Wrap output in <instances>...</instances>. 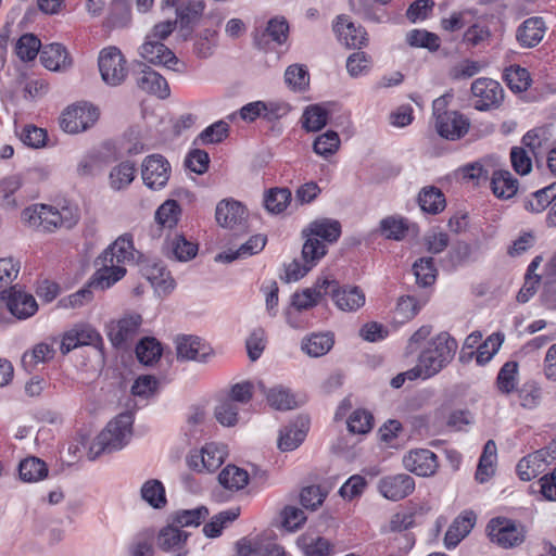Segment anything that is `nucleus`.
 <instances>
[{"label": "nucleus", "mask_w": 556, "mask_h": 556, "mask_svg": "<svg viewBox=\"0 0 556 556\" xmlns=\"http://www.w3.org/2000/svg\"><path fill=\"white\" fill-rule=\"evenodd\" d=\"M41 48L40 40L33 34H25L16 41L14 51L22 61H33Z\"/></svg>", "instance_id": "864d4df0"}, {"label": "nucleus", "mask_w": 556, "mask_h": 556, "mask_svg": "<svg viewBox=\"0 0 556 556\" xmlns=\"http://www.w3.org/2000/svg\"><path fill=\"white\" fill-rule=\"evenodd\" d=\"M469 119L457 111L442 115L435 123L437 132L444 139L458 140L469 130Z\"/></svg>", "instance_id": "4be33fe9"}, {"label": "nucleus", "mask_w": 556, "mask_h": 556, "mask_svg": "<svg viewBox=\"0 0 556 556\" xmlns=\"http://www.w3.org/2000/svg\"><path fill=\"white\" fill-rule=\"evenodd\" d=\"M180 213L181 210L178 202L167 200L156 210L155 219L163 227L173 228L177 225Z\"/></svg>", "instance_id": "bf43d9fd"}, {"label": "nucleus", "mask_w": 556, "mask_h": 556, "mask_svg": "<svg viewBox=\"0 0 556 556\" xmlns=\"http://www.w3.org/2000/svg\"><path fill=\"white\" fill-rule=\"evenodd\" d=\"M136 355L140 363L152 365L162 355L161 343L155 338H143L136 346Z\"/></svg>", "instance_id": "c03bdc74"}, {"label": "nucleus", "mask_w": 556, "mask_h": 556, "mask_svg": "<svg viewBox=\"0 0 556 556\" xmlns=\"http://www.w3.org/2000/svg\"><path fill=\"white\" fill-rule=\"evenodd\" d=\"M303 238L305 241L302 248V261L314 267L326 255L327 245L312 236H303Z\"/></svg>", "instance_id": "8fccbe9b"}, {"label": "nucleus", "mask_w": 556, "mask_h": 556, "mask_svg": "<svg viewBox=\"0 0 556 556\" xmlns=\"http://www.w3.org/2000/svg\"><path fill=\"white\" fill-rule=\"evenodd\" d=\"M457 342L447 332L432 338L420 353L415 376L430 378L441 371L454 358Z\"/></svg>", "instance_id": "7ed1b4c3"}, {"label": "nucleus", "mask_w": 556, "mask_h": 556, "mask_svg": "<svg viewBox=\"0 0 556 556\" xmlns=\"http://www.w3.org/2000/svg\"><path fill=\"white\" fill-rule=\"evenodd\" d=\"M138 68L134 75L139 89L161 99L169 96V87L162 75L143 63H138Z\"/></svg>", "instance_id": "a211bd4d"}, {"label": "nucleus", "mask_w": 556, "mask_h": 556, "mask_svg": "<svg viewBox=\"0 0 556 556\" xmlns=\"http://www.w3.org/2000/svg\"><path fill=\"white\" fill-rule=\"evenodd\" d=\"M198 244L187 240L181 235H175L167 241V256L179 262H187L195 257Z\"/></svg>", "instance_id": "c9c22d12"}, {"label": "nucleus", "mask_w": 556, "mask_h": 556, "mask_svg": "<svg viewBox=\"0 0 556 556\" xmlns=\"http://www.w3.org/2000/svg\"><path fill=\"white\" fill-rule=\"evenodd\" d=\"M84 345H90L101 353L103 352V339L99 331L89 324H78L66 331L62 337L60 350L63 355H66Z\"/></svg>", "instance_id": "1a4fd4ad"}, {"label": "nucleus", "mask_w": 556, "mask_h": 556, "mask_svg": "<svg viewBox=\"0 0 556 556\" xmlns=\"http://www.w3.org/2000/svg\"><path fill=\"white\" fill-rule=\"evenodd\" d=\"M141 273L159 292L166 294L175 288V280L166 270L162 262H146L141 266Z\"/></svg>", "instance_id": "b1692460"}, {"label": "nucleus", "mask_w": 556, "mask_h": 556, "mask_svg": "<svg viewBox=\"0 0 556 556\" xmlns=\"http://www.w3.org/2000/svg\"><path fill=\"white\" fill-rule=\"evenodd\" d=\"M154 532L146 529L134 538L128 547L130 556H153L154 555Z\"/></svg>", "instance_id": "3c124183"}, {"label": "nucleus", "mask_w": 556, "mask_h": 556, "mask_svg": "<svg viewBox=\"0 0 556 556\" xmlns=\"http://www.w3.org/2000/svg\"><path fill=\"white\" fill-rule=\"evenodd\" d=\"M0 298L5 303L11 315L16 319H27L38 311L36 299L18 285L10 287L9 290H2Z\"/></svg>", "instance_id": "9d476101"}, {"label": "nucleus", "mask_w": 556, "mask_h": 556, "mask_svg": "<svg viewBox=\"0 0 556 556\" xmlns=\"http://www.w3.org/2000/svg\"><path fill=\"white\" fill-rule=\"evenodd\" d=\"M486 534L492 543L509 549L516 548L525 542L527 530L523 525L513 519L495 517L488 522Z\"/></svg>", "instance_id": "39448f33"}, {"label": "nucleus", "mask_w": 556, "mask_h": 556, "mask_svg": "<svg viewBox=\"0 0 556 556\" xmlns=\"http://www.w3.org/2000/svg\"><path fill=\"white\" fill-rule=\"evenodd\" d=\"M551 447L538 450L519 460L517 464V473L523 481H530L544 472L546 466L549 464V457L553 455L549 452Z\"/></svg>", "instance_id": "aec40b11"}, {"label": "nucleus", "mask_w": 556, "mask_h": 556, "mask_svg": "<svg viewBox=\"0 0 556 556\" xmlns=\"http://www.w3.org/2000/svg\"><path fill=\"white\" fill-rule=\"evenodd\" d=\"M285 81L293 90H305L309 84V75L306 67L299 64L288 66L285 72Z\"/></svg>", "instance_id": "052dcab7"}, {"label": "nucleus", "mask_w": 556, "mask_h": 556, "mask_svg": "<svg viewBox=\"0 0 556 556\" xmlns=\"http://www.w3.org/2000/svg\"><path fill=\"white\" fill-rule=\"evenodd\" d=\"M504 78L508 87L516 92L525 91L530 86V74L526 68L520 66H510L507 68Z\"/></svg>", "instance_id": "0e129e2a"}, {"label": "nucleus", "mask_w": 556, "mask_h": 556, "mask_svg": "<svg viewBox=\"0 0 556 556\" xmlns=\"http://www.w3.org/2000/svg\"><path fill=\"white\" fill-rule=\"evenodd\" d=\"M333 303L343 312H355L364 306L366 298L364 291L357 286H340L333 293Z\"/></svg>", "instance_id": "393cba45"}, {"label": "nucleus", "mask_w": 556, "mask_h": 556, "mask_svg": "<svg viewBox=\"0 0 556 556\" xmlns=\"http://www.w3.org/2000/svg\"><path fill=\"white\" fill-rule=\"evenodd\" d=\"M142 316L138 313H127L111 320L106 325L108 338L116 349L127 350L139 334Z\"/></svg>", "instance_id": "423d86ee"}, {"label": "nucleus", "mask_w": 556, "mask_h": 556, "mask_svg": "<svg viewBox=\"0 0 556 556\" xmlns=\"http://www.w3.org/2000/svg\"><path fill=\"white\" fill-rule=\"evenodd\" d=\"M545 23L542 17H530L517 29V40L522 47L532 48L544 37Z\"/></svg>", "instance_id": "c85d7f7f"}, {"label": "nucleus", "mask_w": 556, "mask_h": 556, "mask_svg": "<svg viewBox=\"0 0 556 556\" xmlns=\"http://www.w3.org/2000/svg\"><path fill=\"white\" fill-rule=\"evenodd\" d=\"M258 387L270 407L277 410H288L296 406L295 397L288 388L276 386L267 390L263 382H258Z\"/></svg>", "instance_id": "473e14b6"}, {"label": "nucleus", "mask_w": 556, "mask_h": 556, "mask_svg": "<svg viewBox=\"0 0 556 556\" xmlns=\"http://www.w3.org/2000/svg\"><path fill=\"white\" fill-rule=\"evenodd\" d=\"M134 415L125 412L111 420L92 442L88 456L96 459L103 453H112L123 448L131 437Z\"/></svg>", "instance_id": "20e7f679"}, {"label": "nucleus", "mask_w": 556, "mask_h": 556, "mask_svg": "<svg viewBox=\"0 0 556 556\" xmlns=\"http://www.w3.org/2000/svg\"><path fill=\"white\" fill-rule=\"evenodd\" d=\"M519 365L515 361L506 362L500 369L496 377V386L501 393L510 394L516 390L518 383Z\"/></svg>", "instance_id": "79ce46f5"}, {"label": "nucleus", "mask_w": 556, "mask_h": 556, "mask_svg": "<svg viewBox=\"0 0 556 556\" xmlns=\"http://www.w3.org/2000/svg\"><path fill=\"white\" fill-rule=\"evenodd\" d=\"M136 172V166L132 162H121L110 172V187L116 191L127 188L135 179Z\"/></svg>", "instance_id": "58836bf2"}, {"label": "nucleus", "mask_w": 556, "mask_h": 556, "mask_svg": "<svg viewBox=\"0 0 556 556\" xmlns=\"http://www.w3.org/2000/svg\"><path fill=\"white\" fill-rule=\"evenodd\" d=\"M40 61L50 71H61L70 66L66 49L60 43H51L41 49Z\"/></svg>", "instance_id": "2f4dec72"}, {"label": "nucleus", "mask_w": 556, "mask_h": 556, "mask_svg": "<svg viewBox=\"0 0 556 556\" xmlns=\"http://www.w3.org/2000/svg\"><path fill=\"white\" fill-rule=\"evenodd\" d=\"M229 125L224 121H218L206 127L198 136L202 144H214L222 142L228 137Z\"/></svg>", "instance_id": "69168bd1"}, {"label": "nucleus", "mask_w": 556, "mask_h": 556, "mask_svg": "<svg viewBox=\"0 0 556 556\" xmlns=\"http://www.w3.org/2000/svg\"><path fill=\"white\" fill-rule=\"evenodd\" d=\"M141 257L134 247L130 235L119 236L96 260L97 270L91 277V286L105 290L126 275L125 265L135 264Z\"/></svg>", "instance_id": "f257e3e1"}, {"label": "nucleus", "mask_w": 556, "mask_h": 556, "mask_svg": "<svg viewBox=\"0 0 556 556\" xmlns=\"http://www.w3.org/2000/svg\"><path fill=\"white\" fill-rule=\"evenodd\" d=\"M551 140V132L545 127H538L529 130L522 137V144L528 148L529 152L536 156L542 152V149L547 147Z\"/></svg>", "instance_id": "49530a36"}, {"label": "nucleus", "mask_w": 556, "mask_h": 556, "mask_svg": "<svg viewBox=\"0 0 556 556\" xmlns=\"http://www.w3.org/2000/svg\"><path fill=\"white\" fill-rule=\"evenodd\" d=\"M208 516V509L200 506L193 509H181L173 513L168 521L179 529L199 527Z\"/></svg>", "instance_id": "e433bc0d"}, {"label": "nucleus", "mask_w": 556, "mask_h": 556, "mask_svg": "<svg viewBox=\"0 0 556 556\" xmlns=\"http://www.w3.org/2000/svg\"><path fill=\"white\" fill-rule=\"evenodd\" d=\"M289 35V24L283 16H275L267 22V26L264 33L260 36L257 33L254 35V42L263 49L267 41L265 37H269L273 41L278 45H282L287 41Z\"/></svg>", "instance_id": "c756f323"}, {"label": "nucleus", "mask_w": 556, "mask_h": 556, "mask_svg": "<svg viewBox=\"0 0 556 556\" xmlns=\"http://www.w3.org/2000/svg\"><path fill=\"white\" fill-rule=\"evenodd\" d=\"M239 516L238 509H229L214 516L212 520L204 525L203 533L207 538H217L220 535L224 527L233 521Z\"/></svg>", "instance_id": "680f3d73"}, {"label": "nucleus", "mask_w": 556, "mask_h": 556, "mask_svg": "<svg viewBox=\"0 0 556 556\" xmlns=\"http://www.w3.org/2000/svg\"><path fill=\"white\" fill-rule=\"evenodd\" d=\"M235 556H286V553L268 536L256 535L238 541Z\"/></svg>", "instance_id": "dca6fc26"}, {"label": "nucleus", "mask_w": 556, "mask_h": 556, "mask_svg": "<svg viewBox=\"0 0 556 556\" xmlns=\"http://www.w3.org/2000/svg\"><path fill=\"white\" fill-rule=\"evenodd\" d=\"M139 53L144 60L154 65L174 68V65L178 63V59L174 52L161 41L153 40L152 36L146 37V41L140 47Z\"/></svg>", "instance_id": "412c9836"}, {"label": "nucleus", "mask_w": 556, "mask_h": 556, "mask_svg": "<svg viewBox=\"0 0 556 556\" xmlns=\"http://www.w3.org/2000/svg\"><path fill=\"white\" fill-rule=\"evenodd\" d=\"M475 523L476 515L472 511H465L458 516L445 533V546L447 548L456 547L458 543L470 533Z\"/></svg>", "instance_id": "bb28decb"}, {"label": "nucleus", "mask_w": 556, "mask_h": 556, "mask_svg": "<svg viewBox=\"0 0 556 556\" xmlns=\"http://www.w3.org/2000/svg\"><path fill=\"white\" fill-rule=\"evenodd\" d=\"M99 71L106 85L119 86L128 75L127 61L117 48L103 49L99 55Z\"/></svg>", "instance_id": "0eeeda50"}, {"label": "nucleus", "mask_w": 556, "mask_h": 556, "mask_svg": "<svg viewBox=\"0 0 556 556\" xmlns=\"http://www.w3.org/2000/svg\"><path fill=\"white\" fill-rule=\"evenodd\" d=\"M266 241L267 238L263 235L252 236L238 250L217 254L215 261L230 263L235 260L256 254L264 249Z\"/></svg>", "instance_id": "72a5a7b5"}, {"label": "nucleus", "mask_w": 556, "mask_h": 556, "mask_svg": "<svg viewBox=\"0 0 556 556\" xmlns=\"http://www.w3.org/2000/svg\"><path fill=\"white\" fill-rule=\"evenodd\" d=\"M406 40L412 47L427 48L430 51H437L440 48L439 36L426 29L410 30Z\"/></svg>", "instance_id": "13d9d810"}, {"label": "nucleus", "mask_w": 556, "mask_h": 556, "mask_svg": "<svg viewBox=\"0 0 556 556\" xmlns=\"http://www.w3.org/2000/svg\"><path fill=\"white\" fill-rule=\"evenodd\" d=\"M379 229L384 238L400 241L406 236L408 225L402 217L388 216L380 220Z\"/></svg>", "instance_id": "de8ad7c7"}, {"label": "nucleus", "mask_w": 556, "mask_h": 556, "mask_svg": "<svg viewBox=\"0 0 556 556\" xmlns=\"http://www.w3.org/2000/svg\"><path fill=\"white\" fill-rule=\"evenodd\" d=\"M141 497L153 508H162L166 504L165 489L161 481L152 479L143 483Z\"/></svg>", "instance_id": "09e8293b"}, {"label": "nucleus", "mask_w": 556, "mask_h": 556, "mask_svg": "<svg viewBox=\"0 0 556 556\" xmlns=\"http://www.w3.org/2000/svg\"><path fill=\"white\" fill-rule=\"evenodd\" d=\"M328 119V112L320 105H309L303 113L302 126L307 131H318L326 124Z\"/></svg>", "instance_id": "5fc2aeb1"}, {"label": "nucleus", "mask_w": 556, "mask_h": 556, "mask_svg": "<svg viewBox=\"0 0 556 556\" xmlns=\"http://www.w3.org/2000/svg\"><path fill=\"white\" fill-rule=\"evenodd\" d=\"M415 490V480L409 475L396 473L382 477L378 482L379 493L387 500L397 502Z\"/></svg>", "instance_id": "2eb2a0df"}, {"label": "nucleus", "mask_w": 556, "mask_h": 556, "mask_svg": "<svg viewBox=\"0 0 556 556\" xmlns=\"http://www.w3.org/2000/svg\"><path fill=\"white\" fill-rule=\"evenodd\" d=\"M98 117L97 108L87 102H79L62 113L61 127L68 134H78L91 127Z\"/></svg>", "instance_id": "6e6552de"}, {"label": "nucleus", "mask_w": 556, "mask_h": 556, "mask_svg": "<svg viewBox=\"0 0 556 556\" xmlns=\"http://www.w3.org/2000/svg\"><path fill=\"white\" fill-rule=\"evenodd\" d=\"M170 176V165L161 154L148 155L141 164L143 184L152 190L163 189Z\"/></svg>", "instance_id": "ddd939ff"}, {"label": "nucleus", "mask_w": 556, "mask_h": 556, "mask_svg": "<svg viewBox=\"0 0 556 556\" xmlns=\"http://www.w3.org/2000/svg\"><path fill=\"white\" fill-rule=\"evenodd\" d=\"M420 208L429 214H438L445 207V197L442 191L433 186L425 187L418 194Z\"/></svg>", "instance_id": "4c0bfd02"}, {"label": "nucleus", "mask_w": 556, "mask_h": 556, "mask_svg": "<svg viewBox=\"0 0 556 556\" xmlns=\"http://www.w3.org/2000/svg\"><path fill=\"white\" fill-rule=\"evenodd\" d=\"M504 342V334L501 332L492 333L486 340L478 345L476 352V361L479 365H485L497 353L502 343Z\"/></svg>", "instance_id": "603ef678"}, {"label": "nucleus", "mask_w": 556, "mask_h": 556, "mask_svg": "<svg viewBox=\"0 0 556 556\" xmlns=\"http://www.w3.org/2000/svg\"><path fill=\"white\" fill-rule=\"evenodd\" d=\"M205 471L212 472L218 469L227 455L225 446L207 443L203 447Z\"/></svg>", "instance_id": "338daca9"}, {"label": "nucleus", "mask_w": 556, "mask_h": 556, "mask_svg": "<svg viewBox=\"0 0 556 556\" xmlns=\"http://www.w3.org/2000/svg\"><path fill=\"white\" fill-rule=\"evenodd\" d=\"M402 463L406 470L420 477L432 476L438 469L437 455L427 448L409 451Z\"/></svg>", "instance_id": "f3484780"}, {"label": "nucleus", "mask_w": 556, "mask_h": 556, "mask_svg": "<svg viewBox=\"0 0 556 556\" xmlns=\"http://www.w3.org/2000/svg\"><path fill=\"white\" fill-rule=\"evenodd\" d=\"M217 223L227 228H235L245 220V208L237 201L224 200L216 207Z\"/></svg>", "instance_id": "cd10ccee"}, {"label": "nucleus", "mask_w": 556, "mask_h": 556, "mask_svg": "<svg viewBox=\"0 0 556 556\" xmlns=\"http://www.w3.org/2000/svg\"><path fill=\"white\" fill-rule=\"evenodd\" d=\"M413 270L418 285L422 287L430 286L435 280L437 269L432 257H421L413 265Z\"/></svg>", "instance_id": "e2e57ef3"}, {"label": "nucleus", "mask_w": 556, "mask_h": 556, "mask_svg": "<svg viewBox=\"0 0 556 556\" xmlns=\"http://www.w3.org/2000/svg\"><path fill=\"white\" fill-rule=\"evenodd\" d=\"M218 481L224 488L238 491L248 484L249 475L237 466L228 465L218 475Z\"/></svg>", "instance_id": "37998d69"}, {"label": "nucleus", "mask_w": 556, "mask_h": 556, "mask_svg": "<svg viewBox=\"0 0 556 556\" xmlns=\"http://www.w3.org/2000/svg\"><path fill=\"white\" fill-rule=\"evenodd\" d=\"M341 235V225L338 220L321 218L312 222L303 229L302 236H312L326 243L336 242Z\"/></svg>", "instance_id": "a878e982"}, {"label": "nucleus", "mask_w": 556, "mask_h": 556, "mask_svg": "<svg viewBox=\"0 0 556 556\" xmlns=\"http://www.w3.org/2000/svg\"><path fill=\"white\" fill-rule=\"evenodd\" d=\"M20 477L26 482H36L48 475L46 463L37 457H28L20 463Z\"/></svg>", "instance_id": "ea45409f"}, {"label": "nucleus", "mask_w": 556, "mask_h": 556, "mask_svg": "<svg viewBox=\"0 0 556 556\" xmlns=\"http://www.w3.org/2000/svg\"><path fill=\"white\" fill-rule=\"evenodd\" d=\"M238 405L230 400L222 401L214 410L217 421L226 427H232L238 422Z\"/></svg>", "instance_id": "774afa93"}, {"label": "nucleus", "mask_w": 556, "mask_h": 556, "mask_svg": "<svg viewBox=\"0 0 556 556\" xmlns=\"http://www.w3.org/2000/svg\"><path fill=\"white\" fill-rule=\"evenodd\" d=\"M333 30L340 42L349 48H362L367 42V33L361 26H356L344 15L338 16Z\"/></svg>", "instance_id": "5701e85b"}, {"label": "nucleus", "mask_w": 556, "mask_h": 556, "mask_svg": "<svg viewBox=\"0 0 556 556\" xmlns=\"http://www.w3.org/2000/svg\"><path fill=\"white\" fill-rule=\"evenodd\" d=\"M333 336L329 332L311 333L301 341V350L309 357L326 355L333 346Z\"/></svg>", "instance_id": "7c9ffc66"}, {"label": "nucleus", "mask_w": 556, "mask_h": 556, "mask_svg": "<svg viewBox=\"0 0 556 556\" xmlns=\"http://www.w3.org/2000/svg\"><path fill=\"white\" fill-rule=\"evenodd\" d=\"M299 545L306 556H329L331 551L328 540L308 533L299 539Z\"/></svg>", "instance_id": "a18cd8bd"}, {"label": "nucleus", "mask_w": 556, "mask_h": 556, "mask_svg": "<svg viewBox=\"0 0 556 556\" xmlns=\"http://www.w3.org/2000/svg\"><path fill=\"white\" fill-rule=\"evenodd\" d=\"M189 536L188 531L179 529L168 521L157 533V546L172 556H188L190 553L187 546Z\"/></svg>", "instance_id": "4468645a"}, {"label": "nucleus", "mask_w": 556, "mask_h": 556, "mask_svg": "<svg viewBox=\"0 0 556 556\" xmlns=\"http://www.w3.org/2000/svg\"><path fill=\"white\" fill-rule=\"evenodd\" d=\"M175 344L179 361H193L205 364L215 357L213 348L195 336H178Z\"/></svg>", "instance_id": "f8f14e48"}, {"label": "nucleus", "mask_w": 556, "mask_h": 556, "mask_svg": "<svg viewBox=\"0 0 556 556\" xmlns=\"http://www.w3.org/2000/svg\"><path fill=\"white\" fill-rule=\"evenodd\" d=\"M22 220L37 231L53 232L60 228H73L79 220V213L76 207L62 206L58 210L47 204H34L23 210Z\"/></svg>", "instance_id": "f03ea898"}, {"label": "nucleus", "mask_w": 556, "mask_h": 556, "mask_svg": "<svg viewBox=\"0 0 556 556\" xmlns=\"http://www.w3.org/2000/svg\"><path fill=\"white\" fill-rule=\"evenodd\" d=\"M309 420L300 416L280 430L278 448L282 452H290L298 448L308 431Z\"/></svg>", "instance_id": "6ab92c4d"}, {"label": "nucleus", "mask_w": 556, "mask_h": 556, "mask_svg": "<svg viewBox=\"0 0 556 556\" xmlns=\"http://www.w3.org/2000/svg\"><path fill=\"white\" fill-rule=\"evenodd\" d=\"M340 147L339 135L333 130H328L325 134L319 135L314 143V152L325 159L334 154Z\"/></svg>", "instance_id": "4d7b16f0"}, {"label": "nucleus", "mask_w": 556, "mask_h": 556, "mask_svg": "<svg viewBox=\"0 0 556 556\" xmlns=\"http://www.w3.org/2000/svg\"><path fill=\"white\" fill-rule=\"evenodd\" d=\"M475 98L473 106L478 111L496 109L504 100V90L501 84L491 78H478L471 84Z\"/></svg>", "instance_id": "9b49d317"}, {"label": "nucleus", "mask_w": 556, "mask_h": 556, "mask_svg": "<svg viewBox=\"0 0 556 556\" xmlns=\"http://www.w3.org/2000/svg\"><path fill=\"white\" fill-rule=\"evenodd\" d=\"M556 200V182L542 188L534 193L530 199L525 201V207L532 213H540L544 211L549 204Z\"/></svg>", "instance_id": "a19ab883"}, {"label": "nucleus", "mask_w": 556, "mask_h": 556, "mask_svg": "<svg viewBox=\"0 0 556 556\" xmlns=\"http://www.w3.org/2000/svg\"><path fill=\"white\" fill-rule=\"evenodd\" d=\"M290 201L291 191L288 188L270 189L264 199L266 210L274 214L285 211Z\"/></svg>", "instance_id": "6e6d98bb"}, {"label": "nucleus", "mask_w": 556, "mask_h": 556, "mask_svg": "<svg viewBox=\"0 0 556 556\" xmlns=\"http://www.w3.org/2000/svg\"><path fill=\"white\" fill-rule=\"evenodd\" d=\"M491 189L498 199H510L518 191V180L508 170H495L491 179Z\"/></svg>", "instance_id": "f704fd0d"}]
</instances>
